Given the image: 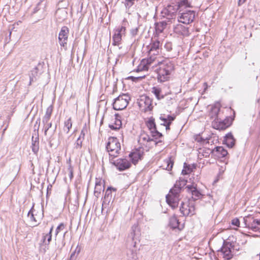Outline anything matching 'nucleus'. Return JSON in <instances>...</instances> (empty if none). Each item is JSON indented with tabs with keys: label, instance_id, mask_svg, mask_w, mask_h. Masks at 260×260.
Wrapping results in <instances>:
<instances>
[{
	"label": "nucleus",
	"instance_id": "obj_33",
	"mask_svg": "<svg viewBox=\"0 0 260 260\" xmlns=\"http://www.w3.org/2000/svg\"><path fill=\"white\" fill-rule=\"evenodd\" d=\"M72 126L71 118H69L64 122L63 131L68 134Z\"/></svg>",
	"mask_w": 260,
	"mask_h": 260
},
{
	"label": "nucleus",
	"instance_id": "obj_43",
	"mask_svg": "<svg viewBox=\"0 0 260 260\" xmlns=\"http://www.w3.org/2000/svg\"><path fill=\"white\" fill-rule=\"evenodd\" d=\"M42 68L43 66L41 63H39L38 66L35 68V70L36 71V73H39L41 74L42 73Z\"/></svg>",
	"mask_w": 260,
	"mask_h": 260
},
{
	"label": "nucleus",
	"instance_id": "obj_30",
	"mask_svg": "<svg viewBox=\"0 0 260 260\" xmlns=\"http://www.w3.org/2000/svg\"><path fill=\"white\" fill-rule=\"evenodd\" d=\"M194 17H177V21L184 24H189L193 21Z\"/></svg>",
	"mask_w": 260,
	"mask_h": 260
},
{
	"label": "nucleus",
	"instance_id": "obj_41",
	"mask_svg": "<svg viewBox=\"0 0 260 260\" xmlns=\"http://www.w3.org/2000/svg\"><path fill=\"white\" fill-rule=\"evenodd\" d=\"M39 138H36V140L34 142V153H36L39 149Z\"/></svg>",
	"mask_w": 260,
	"mask_h": 260
},
{
	"label": "nucleus",
	"instance_id": "obj_21",
	"mask_svg": "<svg viewBox=\"0 0 260 260\" xmlns=\"http://www.w3.org/2000/svg\"><path fill=\"white\" fill-rule=\"evenodd\" d=\"M224 141L229 148H232L235 145V139L231 133L226 135Z\"/></svg>",
	"mask_w": 260,
	"mask_h": 260
},
{
	"label": "nucleus",
	"instance_id": "obj_23",
	"mask_svg": "<svg viewBox=\"0 0 260 260\" xmlns=\"http://www.w3.org/2000/svg\"><path fill=\"white\" fill-rule=\"evenodd\" d=\"M151 141H152V139H151L150 136L144 132L141 133L138 140L139 142L143 145H145V142H148Z\"/></svg>",
	"mask_w": 260,
	"mask_h": 260
},
{
	"label": "nucleus",
	"instance_id": "obj_51",
	"mask_svg": "<svg viewBox=\"0 0 260 260\" xmlns=\"http://www.w3.org/2000/svg\"><path fill=\"white\" fill-rule=\"evenodd\" d=\"M76 258L75 252H74L71 254L70 258L67 260H75Z\"/></svg>",
	"mask_w": 260,
	"mask_h": 260
},
{
	"label": "nucleus",
	"instance_id": "obj_53",
	"mask_svg": "<svg viewBox=\"0 0 260 260\" xmlns=\"http://www.w3.org/2000/svg\"><path fill=\"white\" fill-rule=\"evenodd\" d=\"M28 216L29 217L30 219H32V207L28 213Z\"/></svg>",
	"mask_w": 260,
	"mask_h": 260
},
{
	"label": "nucleus",
	"instance_id": "obj_57",
	"mask_svg": "<svg viewBox=\"0 0 260 260\" xmlns=\"http://www.w3.org/2000/svg\"><path fill=\"white\" fill-rule=\"evenodd\" d=\"M166 129L167 131H169L170 129V127L168 125L166 124Z\"/></svg>",
	"mask_w": 260,
	"mask_h": 260
},
{
	"label": "nucleus",
	"instance_id": "obj_48",
	"mask_svg": "<svg viewBox=\"0 0 260 260\" xmlns=\"http://www.w3.org/2000/svg\"><path fill=\"white\" fill-rule=\"evenodd\" d=\"M60 12H61L62 14V15H65L67 14V11H66V9L65 8H63V9H58L56 12V14L57 15L58 14H59L60 13Z\"/></svg>",
	"mask_w": 260,
	"mask_h": 260
},
{
	"label": "nucleus",
	"instance_id": "obj_46",
	"mask_svg": "<svg viewBox=\"0 0 260 260\" xmlns=\"http://www.w3.org/2000/svg\"><path fill=\"white\" fill-rule=\"evenodd\" d=\"M86 132H87V128H86V125H85V126L83 127V128L81 131V134L80 135V136H81V140H84Z\"/></svg>",
	"mask_w": 260,
	"mask_h": 260
},
{
	"label": "nucleus",
	"instance_id": "obj_20",
	"mask_svg": "<svg viewBox=\"0 0 260 260\" xmlns=\"http://www.w3.org/2000/svg\"><path fill=\"white\" fill-rule=\"evenodd\" d=\"M123 34L119 32V30H114V34L113 36L112 40L113 43L112 44L114 46H118L120 42L122 40V36Z\"/></svg>",
	"mask_w": 260,
	"mask_h": 260
},
{
	"label": "nucleus",
	"instance_id": "obj_25",
	"mask_svg": "<svg viewBox=\"0 0 260 260\" xmlns=\"http://www.w3.org/2000/svg\"><path fill=\"white\" fill-rule=\"evenodd\" d=\"M129 157H130L132 162L134 164H136L138 162L139 159H141L142 155L139 152L135 151L130 153L129 154Z\"/></svg>",
	"mask_w": 260,
	"mask_h": 260
},
{
	"label": "nucleus",
	"instance_id": "obj_16",
	"mask_svg": "<svg viewBox=\"0 0 260 260\" xmlns=\"http://www.w3.org/2000/svg\"><path fill=\"white\" fill-rule=\"evenodd\" d=\"M178 47H174L173 48L171 42H167L165 45V48L168 52L170 53L169 56L171 58L176 57L179 55V50L177 48Z\"/></svg>",
	"mask_w": 260,
	"mask_h": 260
},
{
	"label": "nucleus",
	"instance_id": "obj_3",
	"mask_svg": "<svg viewBox=\"0 0 260 260\" xmlns=\"http://www.w3.org/2000/svg\"><path fill=\"white\" fill-rule=\"evenodd\" d=\"M174 70V65L169 61L159 62L156 69L157 80L159 82H164L169 80L171 73Z\"/></svg>",
	"mask_w": 260,
	"mask_h": 260
},
{
	"label": "nucleus",
	"instance_id": "obj_4",
	"mask_svg": "<svg viewBox=\"0 0 260 260\" xmlns=\"http://www.w3.org/2000/svg\"><path fill=\"white\" fill-rule=\"evenodd\" d=\"M133 232H131L129 238L131 241H128L126 251L127 260H139L138 257V250L136 249L137 241L135 240L136 234L132 228Z\"/></svg>",
	"mask_w": 260,
	"mask_h": 260
},
{
	"label": "nucleus",
	"instance_id": "obj_12",
	"mask_svg": "<svg viewBox=\"0 0 260 260\" xmlns=\"http://www.w3.org/2000/svg\"><path fill=\"white\" fill-rule=\"evenodd\" d=\"M110 160L120 171L126 170L131 166V162L125 158H119L113 162H112V159H110Z\"/></svg>",
	"mask_w": 260,
	"mask_h": 260
},
{
	"label": "nucleus",
	"instance_id": "obj_14",
	"mask_svg": "<svg viewBox=\"0 0 260 260\" xmlns=\"http://www.w3.org/2000/svg\"><path fill=\"white\" fill-rule=\"evenodd\" d=\"M153 60L154 59H151V57L148 59H142L137 67V72L148 71Z\"/></svg>",
	"mask_w": 260,
	"mask_h": 260
},
{
	"label": "nucleus",
	"instance_id": "obj_34",
	"mask_svg": "<svg viewBox=\"0 0 260 260\" xmlns=\"http://www.w3.org/2000/svg\"><path fill=\"white\" fill-rule=\"evenodd\" d=\"M52 112V107L51 106L48 107V108L46 110V114L44 116L43 121L47 122H48L50 118L51 114Z\"/></svg>",
	"mask_w": 260,
	"mask_h": 260
},
{
	"label": "nucleus",
	"instance_id": "obj_11",
	"mask_svg": "<svg viewBox=\"0 0 260 260\" xmlns=\"http://www.w3.org/2000/svg\"><path fill=\"white\" fill-rule=\"evenodd\" d=\"M160 43L159 41L157 40V39L155 38V37L154 38L152 39L151 43L148 46V54L152 58L153 56L156 55L158 54L160 50Z\"/></svg>",
	"mask_w": 260,
	"mask_h": 260
},
{
	"label": "nucleus",
	"instance_id": "obj_8",
	"mask_svg": "<svg viewBox=\"0 0 260 260\" xmlns=\"http://www.w3.org/2000/svg\"><path fill=\"white\" fill-rule=\"evenodd\" d=\"M246 227L254 232H260V219H255L252 215H248L243 218Z\"/></svg>",
	"mask_w": 260,
	"mask_h": 260
},
{
	"label": "nucleus",
	"instance_id": "obj_45",
	"mask_svg": "<svg viewBox=\"0 0 260 260\" xmlns=\"http://www.w3.org/2000/svg\"><path fill=\"white\" fill-rule=\"evenodd\" d=\"M139 28V27H137L131 30V34L132 37H135L137 35Z\"/></svg>",
	"mask_w": 260,
	"mask_h": 260
},
{
	"label": "nucleus",
	"instance_id": "obj_27",
	"mask_svg": "<svg viewBox=\"0 0 260 260\" xmlns=\"http://www.w3.org/2000/svg\"><path fill=\"white\" fill-rule=\"evenodd\" d=\"M146 124L150 132L154 131V129L156 128L155 119L152 117L149 118V119L146 121Z\"/></svg>",
	"mask_w": 260,
	"mask_h": 260
},
{
	"label": "nucleus",
	"instance_id": "obj_58",
	"mask_svg": "<svg viewBox=\"0 0 260 260\" xmlns=\"http://www.w3.org/2000/svg\"><path fill=\"white\" fill-rule=\"evenodd\" d=\"M166 122V125H168L169 126H170V125L171 124L172 121H167Z\"/></svg>",
	"mask_w": 260,
	"mask_h": 260
},
{
	"label": "nucleus",
	"instance_id": "obj_7",
	"mask_svg": "<svg viewBox=\"0 0 260 260\" xmlns=\"http://www.w3.org/2000/svg\"><path fill=\"white\" fill-rule=\"evenodd\" d=\"M130 100V97L126 94H122L114 100L113 108L115 110H122L125 109Z\"/></svg>",
	"mask_w": 260,
	"mask_h": 260
},
{
	"label": "nucleus",
	"instance_id": "obj_40",
	"mask_svg": "<svg viewBox=\"0 0 260 260\" xmlns=\"http://www.w3.org/2000/svg\"><path fill=\"white\" fill-rule=\"evenodd\" d=\"M175 117L174 116H173L172 115H168L167 118H164L162 116H160L159 117L160 120H161L162 121H164L165 122L167 121H173L174 120Z\"/></svg>",
	"mask_w": 260,
	"mask_h": 260
},
{
	"label": "nucleus",
	"instance_id": "obj_64",
	"mask_svg": "<svg viewBox=\"0 0 260 260\" xmlns=\"http://www.w3.org/2000/svg\"><path fill=\"white\" fill-rule=\"evenodd\" d=\"M11 31H10V33H9V36H11Z\"/></svg>",
	"mask_w": 260,
	"mask_h": 260
},
{
	"label": "nucleus",
	"instance_id": "obj_31",
	"mask_svg": "<svg viewBox=\"0 0 260 260\" xmlns=\"http://www.w3.org/2000/svg\"><path fill=\"white\" fill-rule=\"evenodd\" d=\"M115 116L116 117V120L114 125L111 124L109 125V127L112 129H119L121 126V121L118 118V117H119L118 114H116Z\"/></svg>",
	"mask_w": 260,
	"mask_h": 260
},
{
	"label": "nucleus",
	"instance_id": "obj_59",
	"mask_svg": "<svg viewBox=\"0 0 260 260\" xmlns=\"http://www.w3.org/2000/svg\"><path fill=\"white\" fill-rule=\"evenodd\" d=\"M7 127H8V125H7V126H6V127L4 129L3 132V134H2L3 135H4V133H5V131H6V130L7 129Z\"/></svg>",
	"mask_w": 260,
	"mask_h": 260
},
{
	"label": "nucleus",
	"instance_id": "obj_49",
	"mask_svg": "<svg viewBox=\"0 0 260 260\" xmlns=\"http://www.w3.org/2000/svg\"><path fill=\"white\" fill-rule=\"evenodd\" d=\"M232 251L233 252V253H235L234 252L235 251H239L240 249V248L239 246H237L234 244H232Z\"/></svg>",
	"mask_w": 260,
	"mask_h": 260
},
{
	"label": "nucleus",
	"instance_id": "obj_10",
	"mask_svg": "<svg viewBox=\"0 0 260 260\" xmlns=\"http://www.w3.org/2000/svg\"><path fill=\"white\" fill-rule=\"evenodd\" d=\"M232 243L228 242H224L221 247L220 252L224 258V260L231 259L234 255L236 253H233L232 249Z\"/></svg>",
	"mask_w": 260,
	"mask_h": 260
},
{
	"label": "nucleus",
	"instance_id": "obj_60",
	"mask_svg": "<svg viewBox=\"0 0 260 260\" xmlns=\"http://www.w3.org/2000/svg\"><path fill=\"white\" fill-rule=\"evenodd\" d=\"M162 122H163L162 123H160V125L166 126V122H165L164 121H162Z\"/></svg>",
	"mask_w": 260,
	"mask_h": 260
},
{
	"label": "nucleus",
	"instance_id": "obj_5",
	"mask_svg": "<svg viewBox=\"0 0 260 260\" xmlns=\"http://www.w3.org/2000/svg\"><path fill=\"white\" fill-rule=\"evenodd\" d=\"M106 150L110 156L116 157L118 156L121 150V146L116 138L110 137L106 145Z\"/></svg>",
	"mask_w": 260,
	"mask_h": 260
},
{
	"label": "nucleus",
	"instance_id": "obj_6",
	"mask_svg": "<svg viewBox=\"0 0 260 260\" xmlns=\"http://www.w3.org/2000/svg\"><path fill=\"white\" fill-rule=\"evenodd\" d=\"M180 211L184 216H192L195 214V203L191 200L185 202H182L180 207Z\"/></svg>",
	"mask_w": 260,
	"mask_h": 260
},
{
	"label": "nucleus",
	"instance_id": "obj_13",
	"mask_svg": "<svg viewBox=\"0 0 260 260\" xmlns=\"http://www.w3.org/2000/svg\"><path fill=\"white\" fill-rule=\"evenodd\" d=\"M69 31V28L67 26H63L59 33V42L61 46L64 47L67 44Z\"/></svg>",
	"mask_w": 260,
	"mask_h": 260
},
{
	"label": "nucleus",
	"instance_id": "obj_17",
	"mask_svg": "<svg viewBox=\"0 0 260 260\" xmlns=\"http://www.w3.org/2000/svg\"><path fill=\"white\" fill-rule=\"evenodd\" d=\"M169 226L172 229H177L179 231L182 230L184 228L183 224H180L179 222V220L175 216H173L170 218Z\"/></svg>",
	"mask_w": 260,
	"mask_h": 260
},
{
	"label": "nucleus",
	"instance_id": "obj_55",
	"mask_svg": "<svg viewBox=\"0 0 260 260\" xmlns=\"http://www.w3.org/2000/svg\"><path fill=\"white\" fill-rule=\"evenodd\" d=\"M56 127H57V125L56 124L53 127V129H52V131L50 133V135L52 136L54 133V132H55L56 129Z\"/></svg>",
	"mask_w": 260,
	"mask_h": 260
},
{
	"label": "nucleus",
	"instance_id": "obj_47",
	"mask_svg": "<svg viewBox=\"0 0 260 260\" xmlns=\"http://www.w3.org/2000/svg\"><path fill=\"white\" fill-rule=\"evenodd\" d=\"M232 224L236 226H239V225H240L239 219L237 218L233 219L232 220Z\"/></svg>",
	"mask_w": 260,
	"mask_h": 260
},
{
	"label": "nucleus",
	"instance_id": "obj_56",
	"mask_svg": "<svg viewBox=\"0 0 260 260\" xmlns=\"http://www.w3.org/2000/svg\"><path fill=\"white\" fill-rule=\"evenodd\" d=\"M245 1H246V0H239V2H238L239 5H240L242 4H243Z\"/></svg>",
	"mask_w": 260,
	"mask_h": 260
},
{
	"label": "nucleus",
	"instance_id": "obj_37",
	"mask_svg": "<svg viewBox=\"0 0 260 260\" xmlns=\"http://www.w3.org/2000/svg\"><path fill=\"white\" fill-rule=\"evenodd\" d=\"M178 6L179 7H190V4L188 2V0H179V2H178Z\"/></svg>",
	"mask_w": 260,
	"mask_h": 260
},
{
	"label": "nucleus",
	"instance_id": "obj_62",
	"mask_svg": "<svg viewBox=\"0 0 260 260\" xmlns=\"http://www.w3.org/2000/svg\"><path fill=\"white\" fill-rule=\"evenodd\" d=\"M67 232H68L67 231H66V232H64V235H63V237H64L65 235H66V234L67 233Z\"/></svg>",
	"mask_w": 260,
	"mask_h": 260
},
{
	"label": "nucleus",
	"instance_id": "obj_28",
	"mask_svg": "<svg viewBox=\"0 0 260 260\" xmlns=\"http://www.w3.org/2000/svg\"><path fill=\"white\" fill-rule=\"evenodd\" d=\"M112 190L116 191V189L112 187H108L105 192L104 200L109 202L112 198Z\"/></svg>",
	"mask_w": 260,
	"mask_h": 260
},
{
	"label": "nucleus",
	"instance_id": "obj_2",
	"mask_svg": "<svg viewBox=\"0 0 260 260\" xmlns=\"http://www.w3.org/2000/svg\"><path fill=\"white\" fill-rule=\"evenodd\" d=\"M53 227L52 226L50 229L49 232L46 234H44V227L43 225L39 224L35 229H34L35 233L37 232V240L39 241V245L41 250H43L45 252L46 249H48V246L50 244L52 239V232Z\"/></svg>",
	"mask_w": 260,
	"mask_h": 260
},
{
	"label": "nucleus",
	"instance_id": "obj_9",
	"mask_svg": "<svg viewBox=\"0 0 260 260\" xmlns=\"http://www.w3.org/2000/svg\"><path fill=\"white\" fill-rule=\"evenodd\" d=\"M152 102V100L149 97L142 95L139 100L138 105L142 111L147 112L152 110L153 107Z\"/></svg>",
	"mask_w": 260,
	"mask_h": 260
},
{
	"label": "nucleus",
	"instance_id": "obj_42",
	"mask_svg": "<svg viewBox=\"0 0 260 260\" xmlns=\"http://www.w3.org/2000/svg\"><path fill=\"white\" fill-rule=\"evenodd\" d=\"M64 228L65 225L63 223H60L55 230V237L61 231L63 230L64 229Z\"/></svg>",
	"mask_w": 260,
	"mask_h": 260
},
{
	"label": "nucleus",
	"instance_id": "obj_36",
	"mask_svg": "<svg viewBox=\"0 0 260 260\" xmlns=\"http://www.w3.org/2000/svg\"><path fill=\"white\" fill-rule=\"evenodd\" d=\"M192 172V169L189 165H188L186 163H184V169L182 171V174L187 175Z\"/></svg>",
	"mask_w": 260,
	"mask_h": 260
},
{
	"label": "nucleus",
	"instance_id": "obj_38",
	"mask_svg": "<svg viewBox=\"0 0 260 260\" xmlns=\"http://www.w3.org/2000/svg\"><path fill=\"white\" fill-rule=\"evenodd\" d=\"M82 141L83 140H81V136H79L75 143L74 148L77 150L80 149L82 147Z\"/></svg>",
	"mask_w": 260,
	"mask_h": 260
},
{
	"label": "nucleus",
	"instance_id": "obj_61",
	"mask_svg": "<svg viewBox=\"0 0 260 260\" xmlns=\"http://www.w3.org/2000/svg\"><path fill=\"white\" fill-rule=\"evenodd\" d=\"M100 19H101V20H100V22H103V17H101V18H100ZM99 21H100V20H99Z\"/></svg>",
	"mask_w": 260,
	"mask_h": 260
},
{
	"label": "nucleus",
	"instance_id": "obj_35",
	"mask_svg": "<svg viewBox=\"0 0 260 260\" xmlns=\"http://www.w3.org/2000/svg\"><path fill=\"white\" fill-rule=\"evenodd\" d=\"M164 163L165 165H167L166 168V170H167L168 171L172 170L173 165H174V162L171 159V158H169L165 159L164 160Z\"/></svg>",
	"mask_w": 260,
	"mask_h": 260
},
{
	"label": "nucleus",
	"instance_id": "obj_22",
	"mask_svg": "<svg viewBox=\"0 0 260 260\" xmlns=\"http://www.w3.org/2000/svg\"><path fill=\"white\" fill-rule=\"evenodd\" d=\"M213 152H216L217 155L219 157H224L228 154L227 150L222 146H218L215 147L213 150Z\"/></svg>",
	"mask_w": 260,
	"mask_h": 260
},
{
	"label": "nucleus",
	"instance_id": "obj_29",
	"mask_svg": "<svg viewBox=\"0 0 260 260\" xmlns=\"http://www.w3.org/2000/svg\"><path fill=\"white\" fill-rule=\"evenodd\" d=\"M151 92L155 95L158 100L162 99L164 98V95L161 94V89L157 87H153L152 88Z\"/></svg>",
	"mask_w": 260,
	"mask_h": 260
},
{
	"label": "nucleus",
	"instance_id": "obj_19",
	"mask_svg": "<svg viewBox=\"0 0 260 260\" xmlns=\"http://www.w3.org/2000/svg\"><path fill=\"white\" fill-rule=\"evenodd\" d=\"M104 180L96 178L94 194L96 197H98L101 191L104 190Z\"/></svg>",
	"mask_w": 260,
	"mask_h": 260
},
{
	"label": "nucleus",
	"instance_id": "obj_26",
	"mask_svg": "<svg viewBox=\"0 0 260 260\" xmlns=\"http://www.w3.org/2000/svg\"><path fill=\"white\" fill-rule=\"evenodd\" d=\"M167 23L165 21L155 23V28L156 32L161 33L166 28Z\"/></svg>",
	"mask_w": 260,
	"mask_h": 260
},
{
	"label": "nucleus",
	"instance_id": "obj_44",
	"mask_svg": "<svg viewBox=\"0 0 260 260\" xmlns=\"http://www.w3.org/2000/svg\"><path fill=\"white\" fill-rule=\"evenodd\" d=\"M46 123H47L45 125V134L46 135H47L48 132H49V133L50 132H49V129L50 128H51V127H52V123L51 122L48 123V122H47Z\"/></svg>",
	"mask_w": 260,
	"mask_h": 260
},
{
	"label": "nucleus",
	"instance_id": "obj_63",
	"mask_svg": "<svg viewBox=\"0 0 260 260\" xmlns=\"http://www.w3.org/2000/svg\"><path fill=\"white\" fill-rule=\"evenodd\" d=\"M40 95H41V100H42L43 95L40 93Z\"/></svg>",
	"mask_w": 260,
	"mask_h": 260
},
{
	"label": "nucleus",
	"instance_id": "obj_52",
	"mask_svg": "<svg viewBox=\"0 0 260 260\" xmlns=\"http://www.w3.org/2000/svg\"><path fill=\"white\" fill-rule=\"evenodd\" d=\"M134 0H125L126 4L125 5L127 6H131L133 4V1Z\"/></svg>",
	"mask_w": 260,
	"mask_h": 260
},
{
	"label": "nucleus",
	"instance_id": "obj_50",
	"mask_svg": "<svg viewBox=\"0 0 260 260\" xmlns=\"http://www.w3.org/2000/svg\"><path fill=\"white\" fill-rule=\"evenodd\" d=\"M69 172H70L69 176H70V179H72L73 177V169L71 168V167H70V168H69Z\"/></svg>",
	"mask_w": 260,
	"mask_h": 260
},
{
	"label": "nucleus",
	"instance_id": "obj_1",
	"mask_svg": "<svg viewBox=\"0 0 260 260\" xmlns=\"http://www.w3.org/2000/svg\"><path fill=\"white\" fill-rule=\"evenodd\" d=\"M186 183V180L180 178L176 182L173 187L170 190L169 193L166 196V202L173 209L178 207L180 200V193Z\"/></svg>",
	"mask_w": 260,
	"mask_h": 260
},
{
	"label": "nucleus",
	"instance_id": "obj_54",
	"mask_svg": "<svg viewBox=\"0 0 260 260\" xmlns=\"http://www.w3.org/2000/svg\"><path fill=\"white\" fill-rule=\"evenodd\" d=\"M187 14L190 16L194 17L196 16V12L193 11H188Z\"/></svg>",
	"mask_w": 260,
	"mask_h": 260
},
{
	"label": "nucleus",
	"instance_id": "obj_32",
	"mask_svg": "<svg viewBox=\"0 0 260 260\" xmlns=\"http://www.w3.org/2000/svg\"><path fill=\"white\" fill-rule=\"evenodd\" d=\"M128 23L125 18H124L122 21V25L119 26L115 29L116 30H119V32L123 35H124L126 31V27L128 25Z\"/></svg>",
	"mask_w": 260,
	"mask_h": 260
},
{
	"label": "nucleus",
	"instance_id": "obj_18",
	"mask_svg": "<svg viewBox=\"0 0 260 260\" xmlns=\"http://www.w3.org/2000/svg\"><path fill=\"white\" fill-rule=\"evenodd\" d=\"M188 192H190L192 195L191 201H194L199 199L202 196L201 193L197 189L196 187L193 185H188L186 186Z\"/></svg>",
	"mask_w": 260,
	"mask_h": 260
},
{
	"label": "nucleus",
	"instance_id": "obj_15",
	"mask_svg": "<svg viewBox=\"0 0 260 260\" xmlns=\"http://www.w3.org/2000/svg\"><path fill=\"white\" fill-rule=\"evenodd\" d=\"M231 125V121L229 118H226L224 120H218L214 124V127L219 130H224Z\"/></svg>",
	"mask_w": 260,
	"mask_h": 260
},
{
	"label": "nucleus",
	"instance_id": "obj_39",
	"mask_svg": "<svg viewBox=\"0 0 260 260\" xmlns=\"http://www.w3.org/2000/svg\"><path fill=\"white\" fill-rule=\"evenodd\" d=\"M152 136L155 139H158L162 137L161 133H159L157 129H155L154 131L151 132Z\"/></svg>",
	"mask_w": 260,
	"mask_h": 260
},
{
	"label": "nucleus",
	"instance_id": "obj_24",
	"mask_svg": "<svg viewBox=\"0 0 260 260\" xmlns=\"http://www.w3.org/2000/svg\"><path fill=\"white\" fill-rule=\"evenodd\" d=\"M219 108L217 106H214L212 107L209 113V116L210 117V118L214 119V120H218V114L219 113Z\"/></svg>",
	"mask_w": 260,
	"mask_h": 260
}]
</instances>
